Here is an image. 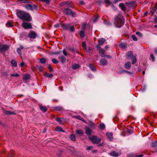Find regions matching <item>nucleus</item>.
Masks as SVG:
<instances>
[{
  "instance_id": "f257e3e1",
  "label": "nucleus",
  "mask_w": 157,
  "mask_h": 157,
  "mask_svg": "<svg viewBox=\"0 0 157 157\" xmlns=\"http://www.w3.org/2000/svg\"><path fill=\"white\" fill-rule=\"evenodd\" d=\"M16 15L18 17L22 20L30 21L32 19L29 14L20 10H17Z\"/></svg>"
},
{
  "instance_id": "f03ea898",
  "label": "nucleus",
  "mask_w": 157,
  "mask_h": 157,
  "mask_svg": "<svg viewBox=\"0 0 157 157\" xmlns=\"http://www.w3.org/2000/svg\"><path fill=\"white\" fill-rule=\"evenodd\" d=\"M124 24V18L121 14H119L115 17L114 24L115 26L120 28L123 26Z\"/></svg>"
},
{
  "instance_id": "7ed1b4c3",
  "label": "nucleus",
  "mask_w": 157,
  "mask_h": 157,
  "mask_svg": "<svg viewBox=\"0 0 157 157\" xmlns=\"http://www.w3.org/2000/svg\"><path fill=\"white\" fill-rule=\"evenodd\" d=\"M61 27L64 30H69L71 32L75 31V28L74 26H71L69 24H60Z\"/></svg>"
},
{
  "instance_id": "20e7f679",
  "label": "nucleus",
  "mask_w": 157,
  "mask_h": 157,
  "mask_svg": "<svg viewBox=\"0 0 157 157\" xmlns=\"http://www.w3.org/2000/svg\"><path fill=\"white\" fill-rule=\"evenodd\" d=\"M64 14L66 15H71L72 17H75L77 15L76 13L73 12L72 10L68 8H66L64 9L63 11Z\"/></svg>"
},
{
  "instance_id": "39448f33",
  "label": "nucleus",
  "mask_w": 157,
  "mask_h": 157,
  "mask_svg": "<svg viewBox=\"0 0 157 157\" xmlns=\"http://www.w3.org/2000/svg\"><path fill=\"white\" fill-rule=\"evenodd\" d=\"M89 138L92 141V143L94 144L99 143L101 140V138H98L96 136H92Z\"/></svg>"
},
{
  "instance_id": "423d86ee",
  "label": "nucleus",
  "mask_w": 157,
  "mask_h": 157,
  "mask_svg": "<svg viewBox=\"0 0 157 157\" xmlns=\"http://www.w3.org/2000/svg\"><path fill=\"white\" fill-rule=\"evenodd\" d=\"M9 48V46L7 45H0V51L2 52H5L7 51Z\"/></svg>"
},
{
  "instance_id": "0eeeda50",
  "label": "nucleus",
  "mask_w": 157,
  "mask_h": 157,
  "mask_svg": "<svg viewBox=\"0 0 157 157\" xmlns=\"http://www.w3.org/2000/svg\"><path fill=\"white\" fill-rule=\"evenodd\" d=\"M37 36V35L36 32L32 30L30 31L28 35L29 37L31 38L34 39Z\"/></svg>"
},
{
  "instance_id": "6e6552de",
  "label": "nucleus",
  "mask_w": 157,
  "mask_h": 157,
  "mask_svg": "<svg viewBox=\"0 0 157 157\" xmlns=\"http://www.w3.org/2000/svg\"><path fill=\"white\" fill-rule=\"evenodd\" d=\"M23 27L26 29H31L32 28V26L30 23L26 22H23L22 24Z\"/></svg>"
},
{
  "instance_id": "1a4fd4ad",
  "label": "nucleus",
  "mask_w": 157,
  "mask_h": 157,
  "mask_svg": "<svg viewBox=\"0 0 157 157\" xmlns=\"http://www.w3.org/2000/svg\"><path fill=\"white\" fill-rule=\"evenodd\" d=\"M62 4L63 5H67V6L71 8L74 7L73 3L71 1L63 2L62 3Z\"/></svg>"
},
{
  "instance_id": "9d476101",
  "label": "nucleus",
  "mask_w": 157,
  "mask_h": 157,
  "mask_svg": "<svg viewBox=\"0 0 157 157\" xmlns=\"http://www.w3.org/2000/svg\"><path fill=\"white\" fill-rule=\"evenodd\" d=\"M96 48H97L99 50V54H101L100 56H104L105 55L104 54L105 52V50L103 49H102L100 46H99V45H96Z\"/></svg>"
},
{
  "instance_id": "9b49d317",
  "label": "nucleus",
  "mask_w": 157,
  "mask_h": 157,
  "mask_svg": "<svg viewBox=\"0 0 157 157\" xmlns=\"http://www.w3.org/2000/svg\"><path fill=\"white\" fill-rule=\"evenodd\" d=\"M125 4L127 6L129 7H134L136 6V3L135 1L126 2Z\"/></svg>"
},
{
  "instance_id": "f8f14e48",
  "label": "nucleus",
  "mask_w": 157,
  "mask_h": 157,
  "mask_svg": "<svg viewBox=\"0 0 157 157\" xmlns=\"http://www.w3.org/2000/svg\"><path fill=\"white\" fill-rule=\"evenodd\" d=\"M126 58L129 59H132L133 57V53L131 51L128 52L126 54Z\"/></svg>"
},
{
  "instance_id": "ddd939ff",
  "label": "nucleus",
  "mask_w": 157,
  "mask_h": 157,
  "mask_svg": "<svg viewBox=\"0 0 157 157\" xmlns=\"http://www.w3.org/2000/svg\"><path fill=\"white\" fill-rule=\"evenodd\" d=\"M66 118H56V121L59 122L60 124H63L66 122Z\"/></svg>"
},
{
  "instance_id": "4468645a",
  "label": "nucleus",
  "mask_w": 157,
  "mask_h": 157,
  "mask_svg": "<svg viewBox=\"0 0 157 157\" xmlns=\"http://www.w3.org/2000/svg\"><path fill=\"white\" fill-rule=\"evenodd\" d=\"M93 131L89 128L86 127L85 128V133L88 136H90L92 135Z\"/></svg>"
},
{
  "instance_id": "2eb2a0df",
  "label": "nucleus",
  "mask_w": 157,
  "mask_h": 157,
  "mask_svg": "<svg viewBox=\"0 0 157 157\" xmlns=\"http://www.w3.org/2000/svg\"><path fill=\"white\" fill-rule=\"evenodd\" d=\"M58 59L59 60L60 62L62 63H63L65 62L67 59L66 58L62 55L58 57Z\"/></svg>"
},
{
  "instance_id": "dca6fc26",
  "label": "nucleus",
  "mask_w": 157,
  "mask_h": 157,
  "mask_svg": "<svg viewBox=\"0 0 157 157\" xmlns=\"http://www.w3.org/2000/svg\"><path fill=\"white\" fill-rule=\"evenodd\" d=\"M105 42V39L101 38L98 40V44L97 45H99V46L102 45Z\"/></svg>"
},
{
  "instance_id": "f3484780",
  "label": "nucleus",
  "mask_w": 157,
  "mask_h": 157,
  "mask_svg": "<svg viewBox=\"0 0 157 157\" xmlns=\"http://www.w3.org/2000/svg\"><path fill=\"white\" fill-rule=\"evenodd\" d=\"M40 109L43 112H45L48 109L45 106H44L40 105H39Z\"/></svg>"
},
{
  "instance_id": "a211bd4d",
  "label": "nucleus",
  "mask_w": 157,
  "mask_h": 157,
  "mask_svg": "<svg viewBox=\"0 0 157 157\" xmlns=\"http://www.w3.org/2000/svg\"><path fill=\"white\" fill-rule=\"evenodd\" d=\"M109 154L110 155L115 157H118L120 155L118 153H117L115 151H112Z\"/></svg>"
},
{
  "instance_id": "6ab92c4d",
  "label": "nucleus",
  "mask_w": 157,
  "mask_h": 157,
  "mask_svg": "<svg viewBox=\"0 0 157 157\" xmlns=\"http://www.w3.org/2000/svg\"><path fill=\"white\" fill-rule=\"evenodd\" d=\"M131 67V63L130 62H128L126 63L124 65V67L126 69H129Z\"/></svg>"
},
{
  "instance_id": "aec40b11",
  "label": "nucleus",
  "mask_w": 157,
  "mask_h": 157,
  "mask_svg": "<svg viewBox=\"0 0 157 157\" xmlns=\"http://www.w3.org/2000/svg\"><path fill=\"white\" fill-rule=\"evenodd\" d=\"M100 63L102 65H106L107 63V61L106 59L102 58L100 61Z\"/></svg>"
},
{
  "instance_id": "412c9836",
  "label": "nucleus",
  "mask_w": 157,
  "mask_h": 157,
  "mask_svg": "<svg viewBox=\"0 0 157 157\" xmlns=\"http://www.w3.org/2000/svg\"><path fill=\"white\" fill-rule=\"evenodd\" d=\"M25 7L26 9L28 10H31L32 11L33 10V6L32 5L30 4H27L25 6Z\"/></svg>"
},
{
  "instance_id": "4be33fe9",
  "label": "nucleus",
  "mask_w": 157,
  "mask_h": 157,
  "mask_svg": "<svg viewBox=\"0 0 157 157\" xmlns=\"http://www.w3.org/2000/svg\"><path fill=\"white\" fill-rule=\"evenodd\" d=\"M24 48L22 46H20L19 48L17 49V52L19 55L21 56V50Z\"/></svg>"
},
{
  "instance_id": "5701e85b",
  "label": "nucleus",
  "mask_w": 157,
  "mask_h": 157,
  "mask_svg": "<svg viewBox=\"0 0 157 157\" xmlns=\"http://www.w3.org/2000/svg\"><path fill=\"white\" fill-rule=\"evenodd\" d=\"M30 78V75L29 74H25L23 77V81L27 80L29 79Z\"/></svg>"
},
{
  "instance_id": "b1692460",
  "label": "nucleus",
  "mask_w": 157,
  "mask_h": 157,
  "mask_svg": "<svg viewBox=\"0 0 157 157\" xmlns=\"http://www.w3.org/2000/svg\"><path fill=\"white\" fill-rule=\"evenodd\" d=\"M11 64L13 67H16L17 66V63L16 61L14 59H12L11 61Z\"/></svg>"
},
{
  "instance_id": "393cba45",
  "label": "nucleus",
  "mask_w": 157,
  "mask_h": 157,
  "mask_svg": "<svg viewBox=\"0 0 157 157\" xmlns=\"http://www.w3.org/2000/svg\"><path fill=\"white\" fill-rule=\"evenodd\" d=\"M119 6L122 10L124 11L126 9V7L123 3H120Z\"/></svg>"
},
{
  "instance_id": "a878e982",
  "label": "nucleus",
  "mask_w": 157,
  "mask_h": 157,
  "mask_svg": "<svg viewBox=\"0 0 157 157\" xmlns=\"http://www.w3.org/2000/svg\"><path fill=\"white\" fill-rule=\"evenodd\" d=\"M56 130L58 132H65V131L63 130L61 127L59 126H57L56 128Z\"/></svg>"
},
{
  "instance_id": "bb28decb",
  "label": "nucleus",
  "mask_w": 157,
  "mask_h": 157,
  "mask_svg": "<svg viewBox=\"0 0 157 157\" xmlns=\"http://www.w3.org/2000/svg\"><path fill=\"white\" fill-rule=\"evenodd\" d=\"M119 46L120 48L123 49H125L127 47V45L126 44L123 43H120L119 44Z\"/></svg>"
},
{
  "instance_id": "cd10ccee",
  "label": "nucleus",
  "mask_w": 157,
  "mask_h": 157,
  "mask_svg": "<svg viewBox=\"0 0 157 157\" xmlns=\"http://www.w3.org/2000/svg\"><path fill=\"white\" fill-rule=\"evenodd\" d=\"M55 109L56 110L59 111H62L63 110V108L62 107L60 106H56L55 107Z\"/></svg>"
},
{
  "instance_id": "c85d7f7f",
  "label": "nucleus",
  "mask_w": 157,
  "mask_h": 157,
  "mask_svg": "<svg viewBox=\"0 0 157 157\" xmlns=\"http://www.w3.org/2000/svg\"><path fill=\"white\" fill-rule=\"evenodd\" d=\"M5 113L6 114L8 115H11L16 114L14 112H10L9 111H6L5 112Z\"/></svg>"
},
{
  "instance_id": "c756f323",
  "label": "nucleus",
  "mask_w": 157,
  "mask_h": 157,
  "mask_svg": "<svg viewBox=\"0 0 157 157\" xmlns=\"http://www.w3.org/2000/svg\"><path fill=\"white\" fill-rule=\"evenodd\" d=\"M70 139L73 141L76 140V137L75 135L73 134L71 135L70 136Z\"/></svg>"
},
{
  "instance_id": "7c9ffc66",
  "label": "nucleus",
  "mask_w": 157,
  "mask_h": 157,
  "mask_svg": "<svg viewBox=\"0 0 157 157\" xmlns=\"http://www.w3.org/2000/svg\"><path fill=\"white\" fill-rule=\"evenodd\" d=\"M106 135L110 139H112L113 138V134L111 133L106 132Z\"/></svg>"
},
{
  "instance_id": "2f4dec72",
  "label": "nucleus",
  "mask_w": 157,
  "mask_h": 157,
  "mask_svg": "<svg viewBox=\"0 0 157 157\" xmlns=\"http://www.w3.org/2000/svg\"><path fill=\"white\" fill-rule=\"evenodd\" d=\"M89 67L90 69L92 71H94L96 70L95 67L93 64H90L89 65Z\"/></svg>"
},
{
  "instance_id": "473e14b6",
  "label": "nucleus",
  "mask_w": 157,
  "mask_h": 157,
  "mask_svg": "<svg viewBox=\"0 0 157 157\" xmlns=\"http://www.w3.org/2000/svg\"><path fill=\"white\" fill-rule=\"evenodd\" d=\"M69 49L70 50L72 51L73 53H79L78 52L77 50L74 48H69Z\"/></svg>"
},
{
  "instance_id": "72a5a7b5",
  "label": "nucleus",
  "mask_w": 157,
  "mask_h": 157,
  "mask_svg": "<svg viewBox=\"0 0 157 157\" xmlns=\"http://www.w3.org/2000/svg\"><path fill=\"white\" fill-rule=\"evenodd\" d=\"M6 25L7 27H12L13 26L12 23L9 21H8Z\"/></svg>"
},
{
  "instance_id": "f704fd0d",
  "label": "nucleus",
  "mask_w": 157,
  "mask_h": 157,
  "mask_svg": "<svg viewBox=\"0 0 157 157\" xmlns=\"http://www.w3.org/2000/svg\"><path fill=\"white\" fill-rule=\"evenodd\" d=\"M151 146L152 147H155L157 146V141H155L152 143Z\"/></svg>"
},
{
  "instance_id": "c9c22d12",
  "label": "nucleus",
  "mask_w": 157,
  "mask_h": 157,
  "mask_svg": "<svg viewBox=\"0 0 157 157\" xmlns=\"http://www.w3.org/2000/svg\"><path fill=\"white\" fill-rule=\"evenodd\" d=\"M40 62L42 63H45L46 62V59L44 58H41L40 59Z\"/></svg>"
},
{
  "instance_id": "e433bc0d",
  "label": "nucleus",
  "mask_w": 157,
  "mask_h": 157,
  "mask_svg": "<svg viewBox=\"0 0 157 157\" xmlns=\"http://www.w3.org/2000/svg\"><path fill=\"white\" fill-rule=\"evenodd\" d=\"M100 128L102 130H104L105 128V126L104 124H99Z\"/></svg>"
},
{
  "instance_id": "4c0bfd02",
  "label": "nucleus",
  "mask_w": 157,
  "mask_h": 157,
  "mask_svg": "<svg viewBox=\"0 0 157 157\" xmlns=\"http://www.w3.org/2000/svg\"><path fill=\"white\" fill-rule=\"evenodd\" d=\"M45 75L47 76V77L50 78H52L53 76V75L52 74H49L48 73H46Z\"/></svg>"
},
{
  "instance_id": "58836bf2",
  "label": "nucleus",
  "mask_w": 157,
  "mask_h": 157,
  "mask_svg": "<svg viewBox=\"0 0 157 157\" xmlns=\"http://www.w3.org/2000/svg\"><path fill=\"white\" fill-rule=\"evenodd\" d=\"M76 132L79 135H82L83 134V132L82 130H78L76 131Z\"/></svg>"
},
{
  "instance_id": "ea45409f",
  "label": "nucleus",
  "mask_w": 157,
  "mask_h": 157,
  "mask_svg": "<svg viewBox=\"0 0 157 157\" xmlns=\"http://www.w3.org/2000/svg\"><path fill=\"white\" fill-rule=\"evenodd\" d=\"M52 62L55 64H56L59 63V61L55 59H52Z\"/></svg>"
},
{
  "instance_id": "a19ab883",
  "label": "nucleus",
  "mask_w": 157,
  "mask_h": 157,
  "mask_svg": "<svg viewBox=\"0 0 157 157\" xmlns=\"http://www.w3.org/2000/svg\"><path fill=\"white\" fill-rule=\"evenodd\" d=\"M72 68L75 69H77L79 68V66L78 64H75L73 65Z\"/></svg>"
},
{
  "instance_id": "79ce46f5",
  "label": "nucleus",
  "mask_w": 157,
  "mask_h": 157,
  "mask_svg": "<svg viewBox=\"0 0 157 157\" xmlns=\"http://www.w3.org/2000/svg\"><path fill=\"white\" fill-rule=\"evenodd\" d=\"M133 131L131 129H127L126 131V132L129 134H132V133Z\"/></svg>"
},
{
  "instance_id": "37998d69",
  "label": "nucleus",
  "mask_w": 157,
  "mask_h": 157,
  "mask_svg": "<svg viewBox=\"0 0 157 157\" xmlns=\"http://www.w3.org/2000/svg\"><path fill=\"white\" fill-rule=\"evenodd\" d=\"M79 35L82 37H84L85 36L84 32L83 31H81L79 33Z\"/></svg>"
},
{
  "instance_id": "c03bdc74",
  "label": "nucleus",
  "mask_w": 157,
  "mask_h": 157,
  "mask_svg": "<svg viewBox=\"0 0 157 157\" xmlns=\"http://www.w3.org/2000/svg\"><path fill=\"white\" fill-rule=\"evenodd\" d=\"M63 55L65 56H66L67 55V53L66 52V50L65 49H63Z\"/></svg>"
},
{
  "instance_id": "a18cd8bd",
  "label": "nucleus",
  "mask_w": 157,
  "mask_h": 157,
  "mask_svg": "<svg viewBox=\"0 0 157 157\" xmlns=\"http://www.w3.org/2000/svg\"><path fill=\"white\" fill-rule=\"evenodd\" d=\"M132 38L134 41H136L137 40V38H136V36L134 35H132Z\"/></svg>"
},
{
  "instance_id": "49530a36",
  "label": "nucleus",
  "mask_w": 157,
  "mask_h": 157,
  "mask_svg": "<svg viewBox=\"0 0 157 157\" xmlns=\"http://www.w3.org/2000/svg\"><path fill=\"white\" fill-rule=\"evenodd\" d=\"M10 76L18 77L20 76V75L18 74H13L10 75Z\"/></svg>"
},
{
  "instance_id": "de8ad7c7",
  "label": "nucleus",
  "mask_w": 157,
  "mask_h": 157,
  "mask_svg": "<svg viewBox=\"0 0 157 157\" xmlns=\"http://www.w3.org/2000/svg\"><path fill=\"white\" fill-rule=\"evenodd\" d=\"M150 56L152 59V61H155V57H154L153 55L152 54H151L150 55Z\"/></svg>"
},
{
  "instance_id": "09e8293b",
  "label": "nucleus",
  "mask_w": 157,
  "mask_h": 157,
  "mask_svg": "<svg viewBox=\"0 0 157 157\" xmlns=\"http://www.w3.org/2000/svg\"><path fill=\"white\" fill-rule=\"evenodd\" d=\"M48 68H49V71L50 72H52L53 71V69L51 67V65L50 64L48 65Z\"/></svg>"
},
{
  "instance_id": "8fccbe9b",
  "label": "nucleus",
  "mask_w": 157,
  "mask_h": 157,
  "mask_svg": "<svg viewBox=\"0 0 157 157\" xmlns=\"http://www.w3.org/2000/svg\"><path fill=\"white\" fill-rule=\"evenodd\" d=\"M38 70L39 71H42L44 70V67L41 66H40L38 67Z\"/></svg>"
},
{
  "instance_id": "3c124183",
  "label": "nucleus",
  "mask_w": 157,
  "mask_h": 157,
  "mask_svg": "<svg viewBox=\"0 0 157 157\" xmlns=\"http://www.w3.org/2000/svg\"><path fill=\"white\" fill-rule=\"evenodd\" d=\"M101 56V57H106V58H108V59H111L112 58V57L111 56H108V55H105L104 56Z\"/></svg>"
},
{
  "instance_id": "603ef678",
  "label": "nucleus",
  "mask_w": 157,
  "mask_h": 157,
  "mask_svg": "<svg viewBox=\"0 0 157 157\" xmlns=\"http://www.w3.org/2000/svg\"><path fill=\"white\" fill-rule=\"evenodd\" d=\"M82 46L84 49H86V43L85 42H83L82 43Z\"/></svg>"
},
{
  "instance_id": "864d4df0",
  "label": "nucleus",
  "mask_w": 157,
  "mask_h": 157,
  "mask_svg": "<svg viewBox=\"0 0 157 157\" xmlns=\"http://www.w3.org/2000/svg\"><path fill=\"white\" fill-rule=\"evenodd\" d=\"M136 34L138 35L139 37H142V34L139 32H136Z\"/></svg>"
},
{
  "instance_id": "5fc2aeb1",
  "label": "nucleus",
  "mask_w": 157,
  "mask_h": 157,
  "mask_svg": "<svg viewBox=\"0 0 157 157\" xmlns=\"http://www.w3.org/2000/svg\"><path fill=\"white\" fill-rule=\"evenodd\" d=\"M40 1L44 2L46 3L47 4H49V0H39Z\"/></svg>"
},
{
  "instance_id": "6e6d98bb",
  "label": "nucleus",
  "mask_w": 157,
  "mask_h": 157,
  "mask_svg": "<svg viewBox=\"0 0 157 157\" xmlns=\"http://www.w3.org/2000/svg\"><path fill=\"white\" fill-rule=\"evenodd\" d=\"M86 27V25L85 24H83L82 25V29L83 30H84Z\"/></svg>"
},
{
  "instance_id": "4d7b16f0",
  "label": "nucleus",
  "mask_w": 157,
  "mask_h": 157,
  "mask_svg": "<svg viewBox=\"0 0 157 157\" xmlns=\"http://www.w3.org/2000/svg\"><path fill=\"white\" fill-rule=\"evenodd\" d=\"M33 10H37L38 9V7L37 5H34L33 6Z\"/></svg>"
},
{
  "instance_id": "13d9d810",
  "label": "nucleus",
  "mask_w": 157,
  "mask_h": 157,
  "mask_svg": "<svg viewBox=\"0 0 157 157\" xmlns=\"http://www.w3.org/2000/svg\"><path fill=\"white\" fill-rule=\"evenodd\" d=\"M63 153V151L62 150H60L59 151V153L57 154V155H58L59 157H60L62 155V154Z\"/></svg>"
},
{
  "instance_id": "bf43d9fd",
  "label": "nucleus",
  "mask_w": 157,
  "mask_h": 157,
  "mask_svg": "<svg viewBox=\"0 0 157 157\" xmlns=\"http://www.w3.org/2000/svg\"><path fill=\"white\" fill-rule=\"evenodd\" d=\"M93 147L92 146H89L86 148V150L87 151L91 150L92 148H93Z\"/></svg>"
},
{
  "instance_id": "052dcab7",
  "label": "nucleus",
  "mask_w": 157,
  "mask_h": 157,
  "mask_svg": "<svg viewBox=\"0 0 157 157\" xmlns=\"http://www.w3.org/2000/svg\"><path fill=\"white\" fill-rule=\"evenodd\" d=\"M21 3H27L29 2L28 0H21L20 1Z\"/></svg>"
},
{
  "instance_id": "680f3d73",
  "label": "nucleus",
  "mask_w": 157,
  "mask_h": 157,
  "mask_svg": "<svg viewBox=\"0 0 157 157\" xmlns=\"http://www.w3.org/2000/svg\"><path fill=\"white\" fill-rule=\"evenodd\" d=\"M136 58H134L132 62V64H134L136 62Z\"/></svg>"
},
{
  "instance_id": "e2e57ef3",
  "label": "nucleus",
  "mask_w": 157,
  "mask_h": 157,
  "mask_svg": "<svg viewBox=\"0 0 157 157\" xmlns=\"http://www.w3.org/2000/svg\"><path fill=\"white\" fill-rule=\"evenodd\" d=\"M59 25H60V24H59L57 23V24L55 25H54V27H55V28H57L59 27Z\"/></svg>"
},
{
  "instance_id": "0e129e2a",
  "label": "nucleus",
  "mask_w": 157,
  "mask_h": 157,
  "mask_svg": "<svg viewBox=\"0 0 157 157\" xmlns=\"http://www.w3.org/2000/svg\"><path fill=\"white\" fill-rule=\"evenodd\" d=\"M13 152H11L9 154V157H13Z\"/></svg>"
},
{
  "instance_id": "69168bd1",
  "label": "nucleus",
  "mask_w": 157,
  "mask_h": 157,
  "mask_svg": "<svg viewBox=\"0 0 157 157\" xmlns=\"http://www.w3.org/2000/svg\"><path fill=\"white\" fill-rule=\"evenodd\" d=\"M105 2L106 4H110L111 3L109 0H105Z\"/></svg>"
},
{
  "instance_id": "338daca9",
  "label": "nucleus",
  "mask_w": 157,
  "mask_h": 157,
  "mask_svg": "<svg viewBox=\"0 0 157 157\" xmlns=\"http://www.w3.org/2000/svg\"><path fill=\"white\" fill-rule=\"evenodd\" d=\"M144 155L142 154L136 155L135 156V157H143Z\"/></svg>"
},
{
  "instance_id": "774afa93",
  "label": "nucleus",
  "mask_w": 157,
  "mask_h": 157,
  "mask_svg": "<svg viewBox=\"0 0 157 157\" xmlns=\"http://www.w3.org/2000/svg\"><path fill=\"white\" fill-rule=\"evenodd\" d=\"M154 10L155 11L157 10V4H156L154 7Z\"/></svg>"
}]
</instances>
